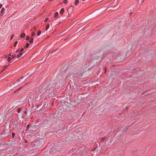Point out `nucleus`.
Wrapping results in <instances>:
<instances>
[{"label": "nucleus", "instance_id": "obj_1", "mask_svg": "<svg viewBox=\"0 0 156 156\" xmlns=\"http://www.w3.org/2000/svg\"><path fill=\"white\" fill-rule=\"evenodd\" d=\"M34 95V94H33L28 96V99L29 102H31L33 100Z\"/></svg>", "mask_w": 156, "mask_h": 156}, {"label": "nucleus", "instance_id": "obj_2", "mask_svg": "<svg viewBox=\"0 0 156 156\" xmlns=\"http://www.w3.org/2000/svg\"><path fill=\"white\" fill-rule=\"evenodd\" d=\"M64 12V9L63 8L61 9L60 10V14L62 15Z\"/></svg>", "mask_w": 156, "mask_h": 156}, {"label": "nucleus", "instance_id": "obj_3", "mask_svg": "<svg viewBox=\"0 0 156 156\" xmlns=\"http://www.w3.org/2000/svg\"><path fill=\"white\" fill-rule=\"evenodd\" d=\"M22 54L23 53H20V54L17 55V58L18 59L21 57Z\"/></svg>", "mask_w": 156, "mask_h": 156}, {"label": "nucleus", "instance_id": "obj_4", "mask_svg": "<svg viewBox=\"0 0 156 156\" xmlns=\"http://www.w3.org/2000/svg\"><path fill=\"white\" fill-rule=\"evenodd\" d=\"M5 9L3 8L2 9V10L1 11V13L2 14V15H3L4 13V11H5Z\"/></svg>", "mask_w": 156, "mask_h": 156}, {"label": "nucleus", "instance_id": "obj_5", "mask_svg": "<svg viewBox=\"0 0 156 156\" xmlns=\"http://www.w3.org/2000/svg\"><path fill=\"white\" fill-rule=\"evenodd\" d=\"M79 2V0H76L75 1V3H74V4L75 5H76L78 4Z\"/></svg>", "mask_w": 156, "mask_h": 156}, {"label": "nucleus", "instance_id": "obj_6", "mask_svg": "<svg viewBox=\"0 0 156 156\" xmlns=\"http://www.w3.org/2000/svg\"><path fill=\"white\" fill-rule=\"evenodd\" d=\"M58 15V12H56L54 14V16L53 18H54L56 17Z\"/></svg>", "mask_w": 156, "mask_h": 156}, {"label": "nucleus", "instance_id": "obj_7", "mask_svg": "<svg viewBox=\"0 0 156 156\" xmlns=\"http://www.w3.org/2000/svg\"><path fill=\"white\" fill-rule=\"evenodd\" d=\"M49 27V24H47V25H46V27L45 30H47Z\"/></svg>", "mask_w": 156, "mask_h": 156}, {"label": "nucleus", "instance_id": "obj_8", "mask_svg": "<svg viewBox=\"0 0 156 156\" xmlns=\"http://www.w3.org/2000/svg\"><path fill=\"white\" fill-rule=\"evenodd\" d=\"M25 34L24 33L20 35V37H25Z\"/></svg>", "mask_w": 156, "mask_h": 156}, {"label": "nucleus", "instance_id": "obj_9", "mask_svg": "<svg viewBox=\"0 0 156 156\" xmlns=\"http://www.w3.org/2000/svg\"><path fill=\"white\" fill-rule=\"evenodd\" d=\"M30 44H29V43H27L26 44V46H24V48H28V47L29 46Z\"/></svg>", "mask_w": 156, "mask_h": 156}, {"label": "nucleus", "instance_id": "obj_10", "mask_svg": "<svg viewBox=\"0 0 156 156\" xmlns=\"http://www.w3.org/2000/svg\"><path fill=\"white\" fill-rule=\"evenodd\" d=\"M41 31H38L37 33V34L38 36H39L41 34Z\"/></svg>", "mask_w": 156, "mask_h": 156}, {"label": "nucleus", "instance_id": "obj_11", "mask_svg": "<svg viewBox=\"0 0 156 156\" xmlns=\"http://www.w3.org/2000/svg\"><path fill=\"white\" fill-rule=\"evenodd\" d=\"M11 60V58L10 57H8L7 59V61L8 62H10Z\"/></svg>", "mask_w": 156, "mask_h": 156}, {"label": "nucleus", "instance_id": "obj_12", "mask_svg": "<svg viewBox=\"0 0 156 156\" xmlns=\"http://www.w3.org/2000/svg\"><path fill=\"white\" fill-rule=\"evenodd\" d=\"M33 39L32 38L31 39V40L29 41L30 43H32L33 42Z\"/></svg>", "mask_w": 156, "mask_h": 156}, {"label": "nucleus", "instance_id": "obj_13", "mask_svg": "<svg viewBox=\"0 0 156 156\" xmlns=\"http://www.w3.org/2000/svg\"><path fill=\"white\" fill-rule=\"evenodd\" d=\"M24 50V49L23 48H22L20 50L19 53H21V52L23 51Z\"/></svg>", "mask_w": 156, "mask_h": 156}, {"label": "nucleus", "instance_id": "obj_14", "mask_svg": "<svg viewBox=\"0 0 156 156\" xmlns=\"http://www.w3.org/2000/svg\"><path fill=\"white\" fill-rule=\"evenodd\" d=\"M18 43V41H16L15 42V43H14V46L15 47L16 45H17V44Z\"/></svg>", "mask_w": 156, "mask_h": 156}, {"label": "nucleus", "instance_id": "obj_15", "mask_svg": "<svg viewBox=\"0 0 156 156\" xmlns=\"http://www.w3.org/2000/svg\"><path fill=\"white\" fill-rule=\"evenodd\" d=\"M16 55L15 54H14V55H11L12 59H13V58H14L15 57Z\"/></svg>", "mask_w": 156, "mask_h": 156}, {"label": "nucleus", "instance_id": "obj_16", "mask_svg": "<svg viewBox=\"0 0 156 156\" xmlns=\"http://www.w3.org/2000/svg\"><path fill=\"white\" fill-rule=\"evenodd\" d=\"M73 9V7L72 6H71L68 9Z\"/></svg>", "mask_w": 156, "mask_h": 156}, {"label": "nucleus", "instance_id": "obj_17", "mask_svg": "<svg viewBox=\"0 0 156 156\" xmlns=\"http://www.w3.org/2000/svg\"><path fill=\"white\" fill-rule=\"evenodd\" d=\"M49 20V18H47L45 19V20H44V21L45 22H46L47 21H48V20Z\"/></svg>", "mask_w": 156, "mask_h": 156}, {"label": "nucleus", "instance_id": "obj_18", "mask_svg": "<svg viewBox=\"0 0 156 156\" xmlns=\"http://www.w3.org/2000/svg\"><path fill=\"white\" fill-rule=\"evenodd\" d=\"M29 39H30V37L29 36H27L26 37V40H29Z\"/></svg>", "mask_w": 156, "mask_h": 156}, {"label": "nucleus", "instance_id": "obj_19", "mask_svg": "<svg viewBox=\"0 0 156 156\" xmlns=\"http://www.w3.org/2000/svg\"><path fill=\"white\" fill-rule=\"evenodd\" d=\"M35 34L34 33H33L32 34V35H31V37H33L34 36V35H35Z\"/></svg>", "mask_w": 156, "mask_h": 156}, {"label": "nucleus", "instance_id": "obj_20", "mask_svg": "<svg viewBox=\"0 0 156 156\" xmlns=\"http://www.w3.org/2000/svg\"><path fill=\"white\" fill-rule=\"evenodd\" d=\"M64 2L65 3V4H66L67 3V0H65L64 1Z\"/></svg>", "mask_w": 156, "mask_h": 156}, {"label": "nucleus", "instance_id": "obj_21", "mask_svg": "<svg viewBox=\"0 0 156 156\" xmlns=\"http://www.w3.org/2000/svg\"><path fill=\"white\" fill-rule=\"evenodd\" d=\"M23 77H22L21 78V79H19V80H18V81H20V80L22 79H23Z\"/></svg>", "mask_w": 156, "mask_h": 156}, {"label": "nucleus", "instance_id": "obj_22", "mask_svg": "<svg viewBox=\"0 0 156 156\" xmlns=\"http://www.w3.org/2000/svg\"><path fill=\"white\" fill-rule=\"evenodd\" d=\"M20 52V50H19V49H18L17 50V51L16 52V53H17V52Z\"/></svg>", "mask_w": 156, "mask_h": 156}, {"label": "nucleus", "instance_id": "obj_23", "mask_svg": "<svg viewBox=\"0 0 156 156\" xmlns=\"http://www.w3.org/2000/svg\"><path fill=\"white\" fill-rule=\"evenodd\" d=\"M12 138L13 137H14V136H15V134L13 133H12Z\"/></svg>", "mask_w": 156, "mask_h": 156}, {"label": "nucleus", "instance_id": "obj_24", "mask_svg": "<svg viewBox=\"0 0 156 156\" xmlns=\"http://www.w3.org/2000/svg\"><path fill=\"white\" fill-rule=\"evenodd\" d=\"M2 5L1 4H0V9L2 8Z\"/></svg>", "mask_w": 156, "mask_h": 156}, {"label": "nucleus", "instance_id": "obj_25", "mask_svg": "<svg viewBox=\"0 0 156 156\" xmlns=\"http://www.w3.org/2000/svg\"><path fill=\"white\" fill-rule=\"evenodd\" d=\"M20 108L18 109V112H19L20 111Z\"/></svg>", "mask_w": 156, "mask_h": 156}, {"label": "nucleus", "instance_id": "obj_26", "mask_svg": "<svg viewBox=\"0 0 156 156\" xmlns=\"http://www.w3.org/2000/svg\"><path fill=\"white\" fill-rule=\"evenodd\" d=\"M8 66V65H6V66H5V67L6 68V67H7Z\"/></svg>", "mask_w": 156, "mask_h": 156}, {"label": "nucleus", "instance_id": "obj_27", "mask_svg": "<svg viewBox=\"0 0 156 156\" xmlns=\"http://www.w3.org/2000/svg\"><path fill=\"white\" fill-rule=\"evenodd\" d=\"M13 35H12V37L11 38V39H12V37H13Z\"/></svg>", "mask_w": 156, "mask_h": 156}, {"label": "nucleus", "instance_id": "obj_28", "mask_svg": "<svg viewBox=\"0 0 156 156\" xmlns=\"http://www.w3.org/2000/svg\"><path fill=\"white\" fill-rule=\"evenodd\" d=\"M9 56H11V54H9Z\"/></svg>", "mask_w": 156, "mask_h": 156}, {"label": "nucleus", "instance_id": "obj_29", "mask_svg": "<svg viewBox=\"0 0 156 156\" xmlns=\"http://www.w3.org/2000/svg\"><path fill=\"white\" fill-rule=\"evenodd\" d=\"M104 140V139H102H102H101V140Z\"/></svg>", "mask_w": 156, "mask_h": 156}, {"label": "nucleus", "instance_id": "obj_30", "mask_svg": "<svg viewBox=\"0 0 156 156\" xmlns=\"http://www.w3.org/2000/svg\"><path fill=\"white\" fill-rule=\"evenodd\" d=\"M28 126H29V125H28L27 126V127H28Z\"/></svg>", "mask_w": 156, "mask_h": 156}]
</instances>
